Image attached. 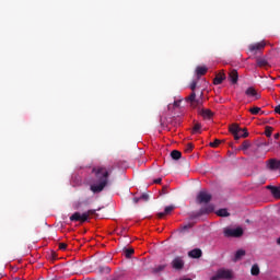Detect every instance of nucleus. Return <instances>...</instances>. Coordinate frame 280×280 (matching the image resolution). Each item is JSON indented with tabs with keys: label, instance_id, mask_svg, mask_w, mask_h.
I'll return each mask as SVG.
<instances>
[{
	"label": "nucleus",
	"instance_id": "obj_1",
	"mask_svg": "<svg viewBox=\"0 0 280 280\" xmlns=\"http://www.w3.org/2000/svg\"><path fill=\"white\" fill-rule=\"evenodd\" d=\"M114 166H96L92 170L95 175L96 183L90 186V191L94 194H102L108 186V176L113 174Z\"/></svg>",
	"mask_w": 280,
	"mask_h": 280
},
{
	"label": "nucleus",
	"instance_id": "obj_2",
	"mask_svg": "<svg viewBox=\"0 0 280 280\" xmlns=\"http://www.w3.org/2000/svg\"><path fill=\"white\" fill-rule=\"evenodd\" d=\"M100 210H101V208L91 209V210H88L86 212H83V213L74 212L70 217V222H81V224H84V222H89V218H91V215H96L97 217V211H100Z\"/></svg>",
	"mask_w": 280,
	"mask_h": 280
},
{
	"label": "nucleus",
	"instance_id": "obj_3",
	"mask_svg": "<svg viewBox=\"0 0 280 280\" xmlns=\"http://www.w3.org/2000/svg\"><path fill=\"white\" fill-rule=\"evenodd\" d=\"M224 237H242L244 235V230L242 228L231 229L225 228L223 230Z\"/></svg>",
	"mask_w": 280,
	"mask_h": 280
},
{
	"label": "nucleus",
	"instance_id": "obj_4",
	"mask_svg": "<svg viewBox=\"0 0 280 280\" xmlns=\"http://www.w3.org/2000/svg\"><path fill=\"white\" fill-rule=\"evenodd\" d=\"M213 210H214L213 205H208V206L200 208L199 211L192 213L190 215V218H191V220H196V218H200L202 215H208V213H213Z\"/></svg>",
	"mask_w": 280,
	"mask_h": 280
},
{
	"label": "nucleus",
	"instance_id": "obj_5",
	"mask_svg": "<svg viewBox=\"0 0 280 280\" xmlns=\"http://www.w3.org/2000/svg\"><path fill=\"white\" fill-rule=\"evenodd\" d=\"M220 279H233V272L226 269H219L210 280H220Z\"/></svg>",
	"mask_w": 280,
	"mask_h": 280
},
{
	"label": "nucleus",
	"instance_id": "obj_6",
	"mask_svg": "<svg viewBox=\"0 0 280 280\" xmlns=\"http://www.w3.org/2000/svg\"><path fill=\"white\" fill-rule=\"evenodd\" d=\"M211 194L201 190L199 191V194L197 195V202L198 205H209V202H211Z\"/></svg>",
	"mask_w": 280,
	"mask_h": 280
},
{
	"label": "nucleus",
	"instance_id": "obj_7",
	"mask_svg": "<svg viewBox=\"0 0 280 280\" xmlns=\"http://www.w3.org/2000/svg\"><path fill=\"white\" fill-rule=\"evenodd\" d=\"M171 266L174 270H183L185 268V259L182 256H177L172 260Z\"/></svg>",
	"mask_w": 280,
	"mask_h": 280
},
{
	"label": "nucleus",
	"instance_id": "obj_8",
	"mask_svg": "<svg viewBox=\"0 0 280 280\" xmlns=\"http://www.w3.org/2000/svg\"><path fill=\"white\" fill-rule=\"evenodd\" d=\"M245 95H247V97H255V100H259L261 97V95H259V93H257V90H255V88L250 86L245 91Z\"/></svg>",
	"mask_w": 280,
	"mask_h": 280
},
{
	"label": "nucleus",
	"instance_id": "obj_9",
	"mask_svg": "<svg viewBox=\"0 0 280 280\" xmlns=\"http://www.w3.org/2000/svg\"><path fill=\"white\" fill-rule=\"evenodd\" d=\"M268 167L275 172L276 170H280V160L270 159L268 160Z\"/></svg>",
	"mask_w": 280,
	"mask_h": 280
},
{
	"label": "nucleus",
	"instance_id": "obj_10",
	"mask_svg": "<svg viewBox=\"0 0 280 280\" xmlns=\"http://www.w3.org/2000/svg\"><path fill=\"white\" fill-rule=\"evenodd\" d=\"M264 47H266V43L260 42V43L249 45L248 49L249 51H261Z\"/></svg>",
	"mask_w": 280,
	"mask_h": 280
},
{
	"label": "nucleus",
	"instance_id": "obj_11",
	"mask_svg": "<svg viewBox=\"0 0 280 280\" xmlns=\"http://www.w3.org/2000/svg\"><path fill=\"white\" fill-rule=\"evenodd\" d=\"M188 257H191L192 259H200L202 257V249L195 248L188 253Z\"/></svg>",
	"mask_w": 280,
	"mask_h": 280
},
{
	"label": "nucleus",
	"instance_id": "obj_12",
	"mask_svg": "<svg viewBox=\"0 0 280 280\" xmlns=\"http://www.w3.org/2000/svg\"><path fill=\"white\" fill-rule=\"evenodd\" d=\"M229 80L230 82H232V84H237V81L240 80V74L237 73V70L230 71Z\"/></svg>",
	"mask_w": 280,
	"mask_h": 280
},
{
	"label": "nucleus",
	"instance_id": "obj_13",
	"mask_svg": "<svg viewBox=\"0 0 280 280\" xmlns=\"http://www.w3.org/2000/svg\"><path fill=\"white\" fill-rule=\"evenodd\" d=\"M199 115L205 119H211V117H213V112H211V109L201 108L199 109Z\"/></svg>",
	"mask_w": 280,
	"mask_h": 280
},
{
	"label": "nucleus",
	"instance_id": "obj_14",
	"mask_svg": "<svg viewBox=\"0 0 280 280\" xmlns=\"http://www.w3.org/2000/svg\"><path fill=\"white\" fill-rule=\"evenodd\" d=\"M248 137V130L246 129H241L235 136L234 139L235 141H240V139H246Z\"/></svg>",
	"mask_w": 280,
	"mask_h": 280
},
{
	"label": "nucleus",
	"instance_id": "obj_15",
	"mask_svg": "<svg viewBox=\"0 0 280 280\" xmlns=\"http://www.w3.org/2000/svg\"><path fill=\"white\" fill-rule=\"evenodd\" d=\"M267 189L271 191L273 198H280V186H268Z\"/></svg>",
	"mask_w": 280,
	"mask_h": 280
},
{
	"label": "nucleus",
	"instance_id": "obj_16",
	"mask_svg": "<svg viewBox=\"0 0 280 280\" xmlns=\"http://www.w3.org/2000/svg\"><path fill=\"white\" fill-rule=\"evenodd\" d=\"M224 80H226V74L219 73L215 75V78L213 80V84H215V85L222 84V82H224Z\"/></svg>",
	"mask_w": 280,
	"mask_h": 280
},
{
	"label": "nucleus",
	"instance_id": "obj_17",
	"mask_svg": "<svg viewBox=\"0 0 280 280\" xmlns=\"http://www.w3.org/2000/svg\"><path fill=\"white\" fill-rule=\"evenodd\" d=\"M174 209H175L174 206H167V207H165L164 212H159V213H158V218H160V219L165 218V215L170 214V212L173 211Z\"/></svg>",
	"mask_w": 280,
	"mask_h": 280
},
{
	"label": "nucleus",
	"instance_id": "obj_18",
	"mask_svg": "<svg viewBox=\"0 0 280 280\" xmlns=\"http://www.w3.org/2000/svg\"><path fill=\"white\" fill-rule=\"evenodd\" d=\"M207 71H209V69L207 67H197L196 69V74L198 75V78H200L201 75H205L207 73Z\"/></svg>",
	"mask_w": 280,
	"mask_h": 280
},
{
	"label": "nucleus",
	"instance_id": "obj_19",
	"mask_svg": "<svg viewBox=\"0 0 280 280\" xmlns=\"http://www.w3.org/2000/svg\"><path fill=\"white\" fill-rule=\"evenodd\" d=\"M180 156H183V153H180V151H178V150H173L171 152V158L173 159V161L180 160Z\"/></svg>",
	"mask_w": 280,
	"mask_h": 280
},
{
	"label": "nucleus",
	"instance_id": "obj_20",
	"mask_svg": "<svg viewBox=\"0 0 280 280\" xmlns=\"http://www.w3.org/2000/svg\"><path fill=\"white\" fill-rule=\"evenodd\" d=\"M217 215H219V218H229L231 214L229 213V210L220 209L217 211Z\"/></svg>",
	"mask_w": 280,
	"mask_h": 280
},
{
	"label": "nucleus",
	"instance_id": "obj_21",
	"mask_svg": "<svg viewBox=\"0 0 280 280\" xmlns=\"http://www.w3.org/2000/svg\"><path fill=\"white\" fill-rule=\"evenodd\" d=\"M241 130L242 128H240L238 125H232L230 127V132L233 133V137H235V135H237Z\"/></svg>",
	"mask_w": 280,
	"mask_h": 280
},
{
	"label": "nucleus",
	"instance_id": "obj_22",
	"mask_svg": "<svg viewBox=\"0 0 280 280\" xmlns=\"http://www.w3.org/2000/svg\"><path fill=\"white\" fill-rule=\"evenodd\" d=\"M83 205H89V200H85V201H75L73 203V209L78 210V209H82V206Z\"/></svg>",
	"mask_w": 280,
	"mask_h": 280
},
{
	"label": "nucleus",
	"instance_id": "obj_23",
	"mask_svg": "<svg viewBox=\"0 0 280 280\" xmlns=\"http://www.w3.org/2000/svg\"><path fill=\"white\" fill-rule=\"evenodd\" d=\"M244 255H246V250L244 249H238L235 254V261H240V259H242V257H244Z\"/></svg>",
	"mask_w": 280,
	"mask_h": 280
},
{
	"label": "nucleus",
	"instance_id": "obj_24",
	"mask_svg": "<svg viewBox=\"0 0 280 280\" xmlns=\"http://www.w3.org/2000/svg\"><path fill=\"white\" fill-rule=\"evenodd\" d=\"M250 272L253 277L259 276V265L255 264L252 266Z\"/></svg>",
	"mask_w": 280,
	"mask_h": 280
},
{
	"label": "nucleus",
	"instance_id": "obj_25",
	"mask_svg": "<svg viewBox=\"0 0 280 280\" xmlns=\"http://www.w3.org/2000/svg\"><path fill=\"white\" fill-rule=\"evenodd\" d=\"M202 128V125L200 122H196L194 128H192V135H200V129Z\"/></svg>",
	"mask_w": 280,
	"mask_h": 280
},
{
	"label": "nucleus",
	"instance_id": "obj_26",
	"mask_svg": "<svg viewBox=\"0 0 280 280\" xmlns=\"http://www.w3.org/2000/svg\"><path fill=\"white\" fill-rule=\"evenodd\" d=\"M167 268V265H159L158 267L153 268V272L158 275V272H163Z\"/></svg>",
	"mask_w": 280,
	"mask_h": 280
},
{
	"label": "nucleus",
	"instance_id": "obj_27",
	"mask_svg": "<svg viewBox=\"0 0 280 280\" xmlns=\"http://www.w3.org/2000/svg\"><path fill=\"white\" fill-rule=\"evenodd\" d=\"M257 65L258 67H268V60L264 58H257Z\"/></svg>",
	"mask_w": 280,
	"mask_h": 280
},
{
	"label": "nucleus",
	"instance_id": "obj_28",
	"mask_svg": "<svg viewBox=\"0 0 280 280\" xmlns=\"http://www.w3.org/2000/svg\"><path fill=\"white\" fill-rule=\"evenodd\" d=\"M195 100H196V92H191V94L186 97V102H189L190 106L194 104Z\"/></svg>",
	"mask_w": 280,
	"mask_h": 280
},
{
	"label": "nucleus",
	"instance_id": "obj_29",
	"mask_svg": "<svg viewBox=\"0 0 280 280\" xmlns=\"http://www.w3.org/2000/svg\"><path fill=\"white\" fill-rule=\"evenodd\" d=\"M132 255H135V249L133 248L125 249V256L127 257V259H130L132 257Z\"/></svg>",
	"mask_w": 280,
	"mask_h": 280
},
{
	"label": "nucleus",
	"instance_id": "obj_30",
	"mask_svg": "<svg viewBox=\"0 0 280 280\" xmlns=\"http://www.w3.org/2000/svg\"><path fill=\"white\" fill-rule=\"evenodd\" d=\"M249 113L252 115H259V113H261V107H252L249 108Z\"/></svg>",
	"mask_w": 280,
	"mask_h": 280
},
{
	"label": "nucleus",
	"instance_id": "obj_31",
	"mask_svg": "<svg viewBox=\"0 0 280 280\" xmlns=\"http://www.w3.org/2000/svg\"><path fill=\"white\" fill-rule=\"evenodd\" d=\"M191 226H194V224H191V223L183 225V226H180L179 232L185 233V231H189V229H191Z\"/></svg>",
	"mask_w": 280,
	"mask_h": 280
},
{
	"label": "nucleus",
	"instance_id": "obj_32",
	"mask_svg": "<svg viewBox=\"0 0 280 280\" xmlns=\"http://www.w3.org/2000/svg\"><path fill=\"white\" fill-rule=\"evenodd\" d=\"M190 106L191 108H198V106H202V100L195 98V102Z\"/></svg>",
	"mask_w": 280,
	"mask_h": 280
},
{
	"label": "nucleus",
	"instance_id": "obj_33",
	"mask_svg": "<svg viewBox=\"0 0 280 280\" xmlns=\"http://www.w3.org/2000/svg\"><path fill=\"white\" fill-rule=\"evenodd\" d=\"M248 148H250V141L248 140L243 141L241 145V150H248Z\"/></svg>",
	"mask_w": 280,
	"mask_h": 280
},
{
	"label": "nucleus",
	"instance_id": "obj_34",
	"mask_svg": "<svg viewBox=\"0 0 280 280\" xmlns=\"http://www.w3.org/2000/svg\"><path fill=\"white\" fill-rule=\"evenodd\" d=\"M220 143H222V140L215 139L213 142H210L209 145H210V148H218V145H220Z\"/></svg>",
	"mask_w": 280,
	"mask_h": 280
},
{
	"label": "nucleus",
	"instance_id": "obj_35",
	"mask_svg": "<svg viewBox=\"0 0 280 280\" xmlns=\"http://www.w3.org/2000/svg\"><path fill=\"white\" fill-rule=\"evenodd\" d=\"M265 135L268 138L272 137V127H266Z\"/></svg>",
	"mask_w": 280,
	"mask_h": 280
},
{
	"label": "nucleus",
	"instance_id": "obj_36",
	"mask_svg": "<svg viewBox=\"0 0 280 280\" xmlns=\"http://www.w3.org/2000/svg\"><path fill=\"white\" fill-rule=\"evenodd\" d=\"M192 150H194V144H191V143H188V144L186 145V148H185V152H186L187 154H189Z\"/></svg>",
	"mask_w": 280,
	"mask_h": 280
},
{
	"label": "nucleus",
	"instance_id": "obj_37",
	"mask_svg": "<svg viewBox=\"0 0 280 280\" xmlns=\"http://www.w3.org/2000/svg\"><path fill=\"white\" fill-rule=\"evenodd\" d=\"M140 200H142L143 202H148L150 200V196L148 194H142L140 196Z\"/></svg>",
	"mask_w": 280,
	"mask_h": 280
},
{
	"label": "nucleus",
	"instance_id": "obj_38",
	"mask_svg": "<svg viewBox=\"0 0 280 280\" xmlns=\"http://www.w3.org/2000/svg\"><path fill=\"white\" fill-rule=\"evenodd\" d=\"M196 86H198V82H197V81H192V82L190 83V90H191L192 92H195V91H196Z\"/></svg>",
	"mask_w": 280,
	"mask_h": 280
},
{
	"label": "nucleus",
	"instance_id": "obj_39",
	"mask_svg": "<svg viewBox=\"0 0 280 280\" xmlns=\"http://www.w3.org/2000/svg\"><path fill=\"white\" fill-rule=\"evenodd\" d=\"M67 243H59V250H67Z\"/></svg>",
	"mask_w": 280,
	"mask_h": 280
},
{
	"label": "nucleus",
	"instance_id": "obj_40",
	"mask_svg": "<svg viewBox=\"0 0 280 280\" xmlns=\"http://www.w3.org/2000/svg\"><path fill=\"white\" fill-rule=\"evenodd\" d=\"M132 202H133V205H139V202H141V197H135L132 199Z\"/></svg>",
	"mask_w": 280,
	"mask_h": 280
},
{
	"label": "nucleus",
	"instance_id": "obj_41",
	"mask_svg": "<svg viewBox=\"0 0 280 280\" xmlns=\"http://www.w3.org/2000/svg\"><path fill=\"white\" fill-rule=\"evenodd\" d=\"M275 113H277L278 115H280V104L275 107Z\"/></svg>",
	"mask_w": 280,
	"mask_h": 280
},
{
	"label": "nucleus",
	"instance_id": "obj_42",
	"mask_svg": "<svg viewBox=\"0 0 280 280\" xmlns=\"http://www.w3.org/2000/svg\"><path fill=\"white\" fill-rule=\"evenodd\" d=\"M174 106H175V108H178V106H180V101H175Z\"/></svg>",
	"mask_w": 280,
	"mask_h": 280
},
{
	"label": "nucleus",
	"instance_id": "obj_43",
	"mask_svg": "<svg viewBox=\"0 0 280 280\" xmlns=\"http://www.w3.org/2000/svg\"><path fill=\"white\" fill-rule=\"evenodd\" d=\"M161 180H163L162 178H158V179H154V183L156 184V185H161Z\"/></svg>",
	"mask_w": 280,
	"mask_h": 280
},
{
	"label": "nucleus",
	"instance_id": "obj_44",
	"mask_svg": "<svg viewBox=\"0 0 280 280\" xmlns=\"http://www.w3.org/2000/svg\"><path fill=\"white\" fill-rule=\"evenodd\" d=\"M275 139H279V133H276V135H275Z\"/></svg>",
	"mask_w": 280,
	"mask_h": 280
},
{
	"label": "nucleus",
	"instance_id": "obj_45",
	"mask_svg": "<svg viewBox=\"0 0 280 280\" xmlns=\"http://www.w3.org/2000/svg\"><path fill=\"white\" fill-rule=\"evenodd\" d=\"M160 124H162V125H163V117H161V118H160Z\"/></svg>",
	"mask_w": 280,
	"mask_h": 280
},
{
	"label": "nucleus",
	"instance_id": "obj_46",
	"mask_svg": "<svg viewBox=\"0 0 280 280\" xmlns=\"http://www.w3.org/2000/svg\"><path fill=\"white\" fill-rule=\"evenodd\" d=\"M106 271H107V272H110V268L107 267V268H106Z\"/></svg>",
	"mask_w": 280,
	"mask_h": 280
},
{
	"label": "nucleus",
	"instance_id": "obj_47",
	"mask_svg": "<svg viewBox=\"0 0 280 280\" xmlns=\"http://www.w3.org/2000/svg\"><path fill=\"white\" fill-rule=\"evenodd\" d=\"M277 244H280V237L277 240Z\"/></svg>",
	"mask_w": 280,
	"mask_h": 280
},
{
	"label": "nucleus",
	"instance_id": "obj_48",
	"mask_svg": "<svg viewBox=\"0 0 280 280\" xmlns=\"http://www.w3.org/2000/svg\"><path fill=\"white\" fill-rule=\"evenodd\" d=\"M112 280H119V279H117V278H114V279H112Z\"/></svg>",
	"mask_w": 280,
	"mask_h": 280
}]
</instances>
